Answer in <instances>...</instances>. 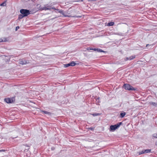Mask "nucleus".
<instances>
[{"instance_id": "f257e3e1", "label": "nucleus", "mask_w": 157, "mask_h": 157, "mask_svg": "<svg viewBox=\"0 0 157 157\" xmlns=\"http://www.w3.org/2000/svg\"><path fill=\"white\" fill-rule=\"evenodd\" d=\"M124 88L126 90H137L138 89L134 88L132 86L129 84H124L123 85Z\"/></svg>"}, {"instance_id": "f03ea898", "label": "nucleus", "mask_w": 157, "mask_h": 157, "mask_svg": "<svg viewBox=\"0 0 157 157\" xmlns=\"http://www.w3.org/2000/svg\"><path fill=\"white\" fill-rule=\"evenodd\" d=\"M122 124V122H119L115 125H110L109 130L111 131H115L116 129L119 128Z\"/></svg>"}, {"instance_id": "7ed1b4c3", "label": "nucleus", "mask_w": 157, "mask_h": 157, "mask_svg": "<svg viewBox=\"0 0 157 157\" xmlns=\"http://www.w3.org/2000/svg\"><path fill=\"white\" fill-rule=\"evenodd\" d=\"M20 13L24 17L27 16L30 14V11L27 9H21L20 10Z\"/></svg>"}, {"instance_id": "20e7f679", "label": "nucleus", "mask_w": 157, "mask_h": 157, "mask_svg": "<svg viewBox=\"0 0 157 157\" xmlns=\"http://www.w3.org/2000/svg\"><path fill=\"white\" fill-rule=\"evenodd\" d=\"M4 100L7 103H12L15 101V99L14 98H5Z\"/></svg>"}, {"instance_id": "39448f33", "label": "nucleus", "mask_w": 157, "mask_h": 157, "mask_svg": "<svg viewBox=\"0 0 157 157\" xmlns=\"http://www.w3.org/2000/svg\"><path fill=\"white\" fill-rule=\"evenodd\" d=\"M29 60H26L25 59H21L19 60V63L21 65H25L27 63H29Z\"/></svg>"}, {"instance_id": "423d86ee", "label": "nucleus", "mask_w": 157, "mask_h": 157, "mask_svg": "<svg viewBox=\"0 0 157 157\" xmlns=\"http://www.w3.org/2000/svg\"><path fill=\"white\" fill-rule=\"evenodd\" d=\"M40 9L41 10H50V8H48L46 6H44L43 7H42V8H41Z\"/></svg>"}, {"instance_id": "0eeeda50", "label": "nucleus", "mask_w": 157, "mask_h": 157, "mask_svg": "<svg viewBox=\"0 0 157 157\" xmlns=\"http://www.w3.org/2000/svg\"><path fill=\"white\" fill-rule=\"evenodd\" d=\"M135 56H130V57H127L126 58V60H131L132 59H134V58H135Z\"/></svg>"}, {"instance_id": "6e6552de", "label": "nucleus", "mask_w": 157, "mask_h": 157, "mask_svg": "<svg viewBox=\"0 0 157 157\" xmlns=\"http://www.w3.org/2000/svg\"><path fill=\"white\" fill-rule=\"evenodd\" d=\"M150 105H153V106L157 107V102L155 103L153 102H150Z\"/></svg>"}, {"instance_id": "1a4fd4ad", "label": "nucleus", "mask_w": 157, "mask_h": 157, "mask_svg": "<svg viewBox=\"0 0 157 157\" xmlns=\"http://www.w3.org/2000/svg\"><path fill=\"white\" fill-rule=\"evenodd\" d=\"M126 114V113L124 112L121 113H120V117L123 118Z\"/></svg>"}, {"instance_id": "9d476101", "label": "nucleus", "mask_w": 157, "mask_h": 157, "mask_svg": "<svg viewBox=\"0 0 157 157\" xmlns=\"http://www.w3.org/2000/svg\"><path fill=\"white\" fill-rule=\"evenodd\" d=\"M70 66H74L76 64V63L74 61H72L69 63Z\"/></svg>"}, {"instance_id": "9b49d317", "label": "nucleus", "mask_w": 157, "mask_h": 157, "mask_svg": "<svg viewBox=\"0 0 157 157\" xmlns=\"http://www.w3.org/2000/svg\"><path fill=\"white\" fill-rule=\"evenodd\" d=\"M151 149H146L144 150V153H146L151 152Z\"/></svg>"}, {"instance_id": "f8f14e48", "label": "nucleus", "mask_w": 157, "mask_h": 157, "mask_svg": "<svg viewBox=\"0 0 157 157\" xmlns=\"http://www.w3.org/2000/svg\"><path fill=\"white\" fill-rule=\"evenodd\" d=\"M114 22H109L107 26H113L114 25Z\"/></svg>"}, {"instance_id": "ddd939ff", "label": "nucleus", "mask_w": 157, "mask_h": 157, "mask_svg": "<svg viewBox=\"0 0 157 157\" xmlns=\"http://www.w3.org/2000/svg\"><path fill=\"white\" fill-rule=\"evenodd\" d=\"M25 17L22 14H19L18 16V20H20L22 19L23 17Z\"/></svg>"}, {"instance_id": "4468645a", "label": "nucleus", "mask_w": 157, "mask_h": 157, "mask_svg": "<svg viewBox=\"0 0 157 157\" xmlns=\"http://www.w3.org/2000/svg\"><path fill=\"white\" fill-rule=\"evenodd\" d=\"M97 51L98 52H106L105 51L103 50L102 49H98L97 48Z\"/></svg>"}, {"instance_id": "2eb2a0df", "label": "nucleus", "mask_w": 157, "mask_h": 157, "mask_svg": "<svg viewBox=\"0 0 157 157\" xmlns=\"http://www.w3.org/2000/svg\"><path fill=\"white\" fill-rule=\"evenodd\" d=\"M101 114L99 113H94L92 114V115L94 117L96 116H99L101 115Z\"/></svg>"}, {"instance_id": "dca6fc26", "label": "nucleus", "mask_w": 157, "mask_h": 157, "mask_svg": "<svg viewBox=\"0 0 157 157\" xmlns=\"http://www.w3.org/2000/svg\"><path fill=\"white\" fill-rule=\"evenodd\" d=\"M57 11L60 13L61 14L64 15L65 16H66L64 15V12H63V10H57Z\"/></svg>"}, {"instance_id": "f3484780", "label": "nucleus", "mask_w": 157, "mask_h": 157, "mask_svg": "<svg viewBox=\"0 0 157 157\" xmlns=\"http://www.w3.org/2000/svg\"><path fill=\"white\" fill-rule=\"evenodd\" d=\"M6 1L4 2L3 3H1L0 5V6H6Z\"/></svg>"}, {"instance_id": "a211bd4d", "label": "nucleus", "mask_w": 157, "mask_h": 157, "mask_svg": "<svg viewBox=\"0 0 157 157\" xmlns=\"http://www.w3.org/2000/svg\"><path fill=\"white\" fill-rule=\"evenodd\" d=\"M43 112L44 113V114H48V115H50L51 114V113H50V112H48L47 111H43Z\"/></svg>"}, {"instance_id": "6ab92c4d", "label": "nucleus", "mask_w": 157, "mask_h": 157, "mask_svg": "<svg viewBox=\"0 0 157 157\" xmlns=\"http://www.w3.org/2000/svg\"><path fill=\"white\" fill-rule=\"evenodd\" d=\"M64 65V67H68L70 66V64L69 63H68L67 64H65Z\"/></svg>"}, {"instance_id": "aec40b11", "label": "nucleus", "mask_w": 157, "mask_h": 157, "mask_svg": "<svg viewBox=\"0 0 157 157\" xmlns=\"http://www.w3.org/2000/svg\"><path fill=\"white\" fill-rule=\"evenodd\" d=\"M144 154V150L142 151H140L139 153V154L140 155L141 154Z\"/></svg>"}, {"instance_id": "412c9836", "label": "nucleus", "mask_w": 157, "mask_h": 157, "mask_svg": "<svg viewBox=\"0 0 157 157\" xmlns=\"http://www.w3.org/2000/svg\"><path fill=\"white\" fill-rule=\"evenodd\" d=\"M50 8V9H54V10H56L57 11V10H59L58 9H56L55 8V7L54 6H53V7L52 6L51 7V8Z\"/></svg>"}, {"instance_id": "4be33fe9", "label": "nucleus", "mask_w": 157, "mask_h": 157, "mask_svg": "<svg viewBox=\"0 0 157 157\" xmlns=\"http://www.w3.org/2000/svg\"><path fill=\"white\" fill-rule=\"evenodd\" d=\"M153 136L154 137L157 138V133L154 134L153 135Z\"/></svg>"}, {"instance_id": "5701e85b", "label": "nucleus", "mask_w": 157, "mask_h": 157, "mask_svg": "<svg viewBox=\"0 0 157 157\" xmlns=\"http://www.w3.org/2000/svg\"><path fill=\"white\" fill-rule=\"evenodd\" d=\"M89 129L93 131L94 130V128L93 127H90L89 128Z\"/></svg>"}, {"instance_id": "b1692460", "label": "nucleus", "mask_w": 157, "mask_h": 157, "mask_svg": "<svg viewBox=\"0 0 157 157\" xmlns=\"http://www.w3.org/2000/svg\"><path fill=\"white\" fill-rule=\"evenodd\" d=\"M73 17H77V18H80L82 17V16H75Z\"/></svg>"}, {"instance_id": "393cba45", "label": "nucleus", "mask_w": 157, "mask_h": 157, "mask_svg": "<svg viewBox=\"0 0 157 157\" xmlns=\"http://www.w3.org/2000/svg\"><path fill=\"white\" fill-rule=\"evenodd\" d=\"M100 102V101L99 100H98L97 99H96V103L97 104H98Z\"/></svg>"}, {"instance_id": "a878e982", "label": "nucleus", "mask_w": 157, "mask_h": 157, "mask_svg": "<svg viewBox=\"0 0 157 157\" xmlns=\"http://www.w3.org/2000/svg\"><path fill=\"white\" fill-rule=\"evenodd\" d=\"M86 50L88 51H89L90 50H93V48H86Z\"/></svg>"}, {"instance_id": "bb28decb", "label": "nucleus", "mask_w": 157, "mask_h": 157, "mask_svg": "<svg viewBox=\"0 0 157 157\" xmlns=\"http://www.w3.org/2000/svg\"><path fill=\"white\" fill-rule=\"evenodd\" d=\"M46 6H47L48 8H51L52 6H51L50 5H46Z\"/></svg>"}, {"instance_id": "cd10ccee", "label": "nucleus", "mask_w": 157, "mask_h": 157, "mask_svg": "<svg viewBox=\"0 0 157 157\" xmlns=\"http://www.w3.org/2000/svg\"><path fill=\"white\" fill-rule=\"evenodd\" d=\"M19 28V26H17L15 29V30L17 31Z\"/></svg>"}, {"instance_id": "c85d7f7f", "label": "nucleus", "mask_w": 157, "mask_h": 157, "mask_svg": "<svg viewBox=\"0 0 157 157\" xmlns=\"http://www.w3.org/2000/svg\"><path fill=\"white\" fill-rule=\"evenodd\" d=\"M97 48H93V50H93L94 51H97Z\"/></svg>"}, {"instance_id": "c756f323", "label": "nucleus", "mask_w": 157, "mask_h": 157, "mask_svg": "<svg viewBox=\"0 0 157 157\" xmlns=\"http://www.w3.org/2000/svg\"><path fill=\"white\" fill-rule=\"evenodd\" d=\"M54 149H55V148H54V147H52V148H51V149H52V150H54Z\"/></svg>"}, {"instance_id": "7c9ffc66", "label": "nucleus", "mask_w": 157, "mask_h": 157, "mask_svg": "<svg viewBox=\"0 0 157 157\" xmlns=\"http://www.w3.org/2000/svg\"><path fill=\"white\" fill-rule=\"evenodd\" d=\"M2 39H0V42H2Z\"/></svg>"}, {"instance_id": "2f4dec72", "label": "nucleus", "mask_w": 157, "mask_h": 157, "mask_svg": "<svg viewBox=\"0 0 157 157\" xmlns=\"http://www.w3.org/2000/svg\"><path fill=\"white\" fill-rule=\"evenodd\" d=\"M99 99H100V98L99 97H98V98L96 99H97L98 100H99Z\"/></svg>"}, {"instance_id": "473e14b6", "label": "nucleus", "mask_w": 157, "mask_h": 157, "mask_svg": "<svg viewBox=\"0 0 157 157\" xmlns=\"http://www.w3.org/2000/svg\"><path fill=\"white\" fill-rule=\"evenodd\" d=\"M26 147H29V145H27V144L26 145Z\"/></svg>"}, {"instance_id": "72a5a7b5", "label": "nucleus", "mask_w": 157, "mask_h": 157, "mask_svg": "<svg viewBox=\"0 0 157 157\" xmlns=\"http://www.w3.org/2000/svg\"><path fill=\"white\" fill-rule=\"evenodd\" d=\"M148 46H149V44H147V45H146V47H147Z\"/></svg>"}, {"instance_id": "f704fd0d", "label": "nucleus", "mask_w": 157, "mask_h": 157, "mask_svg": "<svg viewBox=\"0 0 157 157\" xmlns=\"http://www.w3.org/2000/svg\"><path fill=\"white\" fill-rule=\"evenodd\" d=\"M3 151V150H0V152L2 151Z\"/></svg>"}, {"instance_id": "c9c22d12", "label": "nucleus", "mask_w": 157, "mask_h": 157, "mask_svg": "<svg viewBox=\"0 0 157 157\" xmlns=\"http://www.w3.org/2000/svg\"><path fill=\"white\" fill-rule=\"evenodd\" d=\"M155 145H157V142L155 143Z\"/></svg>"}]
</instances>
